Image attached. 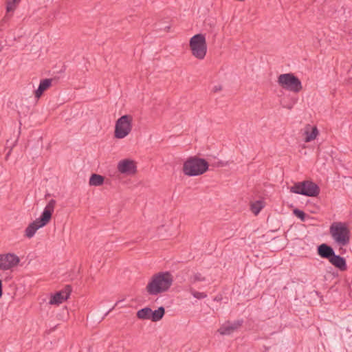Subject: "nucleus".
<instances>
[{
    "label": "nucleus",
    "instance_id": "obj_19",
    "mask_svg": "<svg viewBox=\"0 0 352 352\" xmlns=\"http://www.w3.org/2000/svg\"><path fill=\"white\" fill-rule=\"evenodd\" d=\"M104 177L100 175L92 174L89 178V185L91 186H100L104 183Z\"/></svg>",
    "mask_w": 352,
    "mask_h": 352
},
{
    "label": "nucleus",
    "instance_id": "obj_30",
    "mask_svg": "<svg viewBox=\"0 0 352 352\" xmlns=\"http://www.w3.org/2000/svg\"><path fill=\"white\" fill-rule=\"evenodd\" d=\"M114 308H115V306H113V307H111V309H110V311H112V309H113Z\"/></svg>",
    "mask_w": 352,
    "mask_h": 352
},
{
    "label": "nucleus",
    "instance_id": "obj_16",
    "mask_svg": "<svg viewBox=\"0 0 352 352\" xmlns=\"http://www.w3.org/2000/svg\"><path fill=\"white\" fill-rule=\"evenodd\" d=\"M329 261L331 265L339 269L340 271H345L347 269L345 258L340 255L336 254V253H334Z\"/></svg>",
    "mask_w": 352,
    "mask_h": 352
},
{
    "label": "nucleus",
    "instance_id": "obj_25",
    "mask_svg": "<svg viewBox=\"0 0 352 352\" xmlns=\"http://www.w3.org/2000/svg\"><path fill=\"white\" fill-rule=\"evenodd\" d=\"M294 214L301 221H304L305 220L306 214L302 210L295 209Z\"/></svg>",
    "mask_w": 352,
    "mask_h": 352
},
{
    "label": "nucleus",
    "instance_id": "obj_20",
    "mask_svg": "<svg viewBox=\"0 0 352 352\" xmlns=\"http://www.w3.org/2000/svg\"><path fill=\"white\" fill-rule=\"evenodd\" d=\"M151 309L150 307H144L138 310L136 313V316L140 320H151Z\"/></svg>",
    "mask_w": 352,
    "mask_h": 352
},
{
    "label": "nucleus",
    "instance_id": "obj_13",
    "mask_svg": "<svg viewBox=\"0 0 352 352\" xmlns=\"http://www.w3.org/2000/svg\"><path fill=\"white\" fill-rule=\"evenodd\" d=\"M56 201L54 199H51L43 211L40 218L45 221V223H48L51 220L52 213L54 212Z\"/></svg>",
    "mask_w": 352,
    "mask_h": 352
},
{
    "label": "nucleus",
    "instance_id": "obj_9",
    "mask_svg": "<svg viewBox=\"0 0 352 352\" xmlns=\"http://www.w3.org/2000/svg\"><path fill=\"white\" fill-rule=\"evenodd\" d=\"M243 324V319L237 320L234 322L228 320L220 327L218 329V332L223 336H229L240 329Z\"/></svg>",
    "mask_w": 352,
    "mask_h": 352
},
{
    "label": "nucleus",
    "instance_id": "obj_29",
    "mask_svg": "<svg viewBox=\"0 0 352 352\" xmlns=\"http://www.w3.org/2000/svg\"><path fill=\"white\" fill-rule=\"evenodd\" d=\"M114 308H115V306H113V307H111V309H110V311H112V309H113Z\"/></svg>",
    "mask_w": 352,
    "mask_h": 352
},
{
    "label": "nucleus",
    "instance_id": "obj_7",
    "mask_svg": "<svg viewBox=\"0 0 352 352\" xmlns=\"http://www.w3.org/2000/svg\"><path fill=\"white\" fill-rule=\"evenodd\" d=\"M133 118L131 115L121 116L116 122L114 136L118 139L126 137L132 130Z\"/></svg>",
    "mask_w": 352,
    "mask_h": 352
},
{
    "label": "nucleus",
    "instance_id": "obj_6",
    "mask_svg": "<svg viewBox=\"0 0 352 352\" xmlns=\"http://www.w3.org/2000/svg\"><path fill=\"white\" fill-rule=\"evenodd\" d=\"M277 82L283 89L295 94L299 93L302 89L301 81L292 73L279 75Z\"/></svg>",
    "mask_w": 352,
    "mask_h": 352
},
{
    "label": "nucleus",
    "instance_id": "obj_14",
    "mask_svg": "<svg viewBox=\"0 0 352 352\" xmlns=\"http://www.w3.org/2000/svg\"><path fill=\"white\" fill-rule=\"evenodd\" d=\"M318 134L319 131L316 126H312L309 124L305 125L303 133V135H305L304 140L305 142H309L314 140Z\"/></svg>",
    "mask_w": 352,
    "mask_h": 352
},
{
    "label": "nucleus",
    "instance_id": "obj_8",
    "mask_svg": "<svg viewBox=\"0 0 352 352\" xmlns=\"http://www.w3.org/2000/svg\"><path fill=\"white\" fill-rule=\"evenodd\" d=\"M19 262L20 258L15 254H0V270H11L17 266Z\"/></svg>",
    "mask_w": 352,
    "mask_h": 352
},
{
    "label": "nucleus",
    "instance_id": "obj_17",
    "mask_svg": "<svg viewBox=\"0 0 352 352\" xmlns=\"http://www.w3.org/2000/svg\"><path fill=\"white\" fill-rule=\"evenodd\" d=\"M52 79L45 78L40 81L38 89L34 91L35 97L39 98L48 88L52 85Z\"/></svg>",
    "mask_w": 352,
    "mask_h": 352
},
{
    "label": "nucleus",
    "instance_id": "obj_4",
    "mask_svg": "<svg viewBox=\"0 0 352 352\" xmlns=\"http://www.w3.org/2000/svg\"><path fill=\"white\" fill-rule=\"evenodd\" d=\"M189 47L194 57L199 60H203L207 53V43L205 35L197 34L192 36L189 41Z\"/></svg>",
    "mask_w": 352,
    "mask_h": 352
},
{
    "label": "nucleus",
    "instance_id": "obj_24",
    "mask_svg": "<svg viewBox=\"0 0 352 352\" xmlns=\"http://www.w3.org/2000/svg\"><path fill=\"white\" fill-rule=\"evenodd\" d=\"M190 292L195 298L197 299H203L207 297V295L205 293L197 292L192 288H190Z\"/></svg>",
    "mask_w": 352,
    "mask_h": 352
},
{
    "label": "nucleus",
    "instance_id": "obj_12",
    "mask_svg": "<svg viewBox=\"0 0 352 352\" xmlns=\"http://www.w3.org/2000/svg\"><path fill=\"white\" fill-rule=\"evenodd\" d=\"M47 223H45L40 217L36 219L33 222L30 223L26 228L25 232L28 238H32L39 228L46 226Z\"/></svg>",
    "mask_w": 352,
    "mask_h": 352
},
{
    "label": "nucleus",
    "instance_id": "obj_22",
    "mask_svg": "<svg viewBox=\"0 0 352 352\" xmlns=\"http://www.w3.org/2000/svg\"><path fill=\"white\" fill-rule=\"evenodd\" d=\"M189 280L190 283L194 284L197 282H202L206 280V277L203 276L201 273L197 272L190 277Z\"/></svg>",
    "mask_w": 352,
    "mask_h": 352
},
{
    "label": "nucleus",
    "instance_id": "obj_18",
    "mask_svg": "<svg viewBox=\"0 0 352 352\" xmlns=\"http://www.w3.org/2000/svg\"><path fill=\"white\" fill-rule=\"evenodd\" d=\"M165 315V309L164 307H160L157 310H151V320L152 322H157L162 319Z\"/></svg>",
    "mask_w": 352,
    "mask_h": 352
},
{
    "label": "nucleus",
    "instance_id": "obj_28",
    "mask_svg": "<svg viewBox=\"0 0 352 352\" xmlns=\"http://www.w3.org/2000/svg\"><path fill=\"white\" fill-rule=\"evenodd\" d=\"M164 29H165V30H167V31H168V30L170 29V26H168H168H166V27L164 28Z\"/></svg>",
    "mask_w": 352,
    "mask_h": 352
},
{
    "label": "nucleus",
    "instance_id": "obj_2",
    "mask_svg": "<svg viewBox=\"0 0 352 352\" xmlns=\"http://www.w3.org/2000/svg\"><path fill=\"white\" fill-rule=\"evenodd\" d=\"M208 162L197 156L188 158L183 164V173L187 176H198L206 173L208 169Z\"/></svg>",
    "mask_w": 352,
    "mask_h": 352
},
{
    "label": "nucleus",
    "instance_id": "obj_27",
    "mask_svg": "<svg viewBox=\"0 0 352 352\" xmlns=\"http://www.w3.org/2000/svg\"><path fill=\"white\" fill-rule=\"evenodd\" d=\"M2 294H3V292H2V281H1V280H0V298L2 296Z\"/></svg>",
    "mask_w": 352,
    "mask_h": 352
},
{
    "label": "nucleus",
    "instance_id": "obj_23",
    "mask_svg": "<svg viewBox=\"0 0 352 352\" xmlns=\"http://www.w3.org/2000/svg\"><path fill=\"white\" fill-rule=\"evenodd\" d=\"M21 1V0H7V12H9L14 11Z\"/></svg>",
    "mask_w": 352,
    "mask_h": 352
},
{
    "label": "nucleus",
    "instance_id": "obj_31",
    "mask_svg": "<svg viewBox=\"0 0 352 352\" xmlns=\"http://www.w3.org/2000/svg\"><path fill=\"white\" fill-rule=\"evenodd\" d=\"M114 308H115V306H113V307H111V309H110V311H112V309H113Z\"/></svg>",
    "mask_w": 352,
    "mask_h": 352
},
{
    "label": "nucleus",
    "instance_id": "obj_5",
    "mask_svg": "<svg viewBox=\"0 0 352 352\" xmlns=\"http://www.w3.org/2000/svg\"><path fill=\"white\" fill-rule=\"evenodd\" d=\"M289 190L292 193L307 197H317L320 193L319 186L311 180L296 182L289 188Z\"/></svg>",
    "mask_w": 352,
    "mask_h": 352
},
{
    "label": "nucleus",
    "instance_id": "obj_21",
    "mask_svg": "<svg viewBox=\"0 0 352 352\" xmlns=\"http://www.w3.org/2000/svg\"><path fill=\"white\" fill-rule=\"evenodd\" d=\"M264 205L262 201H256L254 203L251 204L250 209L251 211L255 214L257 215L260 211L263 208Z\"/></svg>",
    "mask_w": 352,
    "mask_h": 352
},
{
    "label": "nucleus",
    "instance_id": "obj_1",
    "mask_svg": "<svg viewBox=\"0 0 352 352\" xmlns=\"http://www.w3.org/2000/svg\"><path fill=\"white\" fill-rule=\"evenodd\" d=\"M173 283V276L170 272H160L153 274L145 290L148 295L155 296L169 290Z\"/></svg>",
    "mask_w": 352,
    "mask_h": 352
},
{
    "label": "nucleus",
    "instance_id": "obj_11",
    "mask_svg": "<svg viewBox=\"0 0 352 352\" xmlns=\"http://www.w3.org/2000/svg\"><path fill=\"white\" fill-rule=\"evenodd\" d=\"M118 170L121 173L131 175L136 173L137 166L134 161L126 159L119 162Z\"/></svg>",
    "mask_w": 352,
    "mask_h": 352
},
{
    "label": "nucleus",
    "instance_id": "obj_32",
    "mask_svg": "<svg viewBox=\"0 0 352 352\" xmlns=\"http://www.w3.org/2000/svg\"><path fill=\"white\" fill-rule=\"evenodd\" d=\"M114 308H115V306H113V307H111V309H110V311H112V309H113Z\"/></svg>",
    "mask_w": 352,
    "mask_h": 352
},
{
    "label": "nucleus",
    "instance_id": "obj_3",
    "mask_svg": "<svg viewBox=\"0 0 352 352\" xmlns=\"http://www.w3.org/2000/svg\"><path fill=\"white\" fill-rule=\"evenodd\" d=\"M329 233L338 246H346L350 242V230L345 223L333 222L330 226Z\"/></svg>",
    "mask_w": 352,
    "mask_h": 352
},
{
    "label": "nucleus",
    "instance_id": "obj_15",
    "mask_svg": "<svg viewBox=\"0 0 352 352\" xmlns=\"http://www.w3.org/2000/svg\"><path fill=\"white\" fill-rule=\"evenodd\" d=\"M317 253L321 258H326L329 261L335 252L331 246L326 243H322L318 246Z\"/></svg>",
    "mask_w": 352,
    "mask_h": 352
},
{
    "label": "nucleus",
    "instance_id": "obj_10",
    "mask_svg": "<svg viewBox=\"0 0 352 352\" xmlns=\"http://www.w3.org/2000/svg\"><path fill=\"white\" fill-rule=\"evenodd\" d=\"M72 291L71 285H67L65 286L63 289L51 296L49 303L50 305H59L62 303L69 297Z\"/></svg>",
    "mask_w": 352,
    "mask_h": 352
},
{
    "label": "nucleus",
    "instance_id": "obj_26",
    "mask_svg": "<svg viewBox=\"0 0 352 352\" xmlns=\"http://www.w3.org/2000/svg\"><path fill=\"white\" fill-rule=\"evenodd\" d=\"M222 89V87L221 85H219V86H215L214 88H213V91L214 92H217L219 91H221Z\"/></svg>",
    "mask_w": 352,
    "mask_h": 352
}]
</instances>
